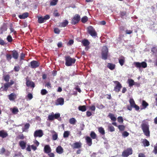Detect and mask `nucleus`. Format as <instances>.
Returning a JSON list of instances; mask_svg holds the SVG:
<instances>
[{"label": "nucleus", "mask_w": 157, "mask_h": 157, "mask_svg": "<svg viewBox=\"0 0 157 157\" xmlns=\"http://www.w3.org/2000/svg\"><path fill=\"white\" fill-rule=\"evenodd\" d=\"M65 65L67 66H70L74 64L76 61V59L74 58H71L69 56H65Z\"/></svg>", "instance_id": "nucleus-1"}, {"label": "nucleus", "mask_w": 157, "mask_h": 157, "mask_svg": "<svg viewBox=\"0 0 157 157\" xmlns=\"http://www.w3.org/2000/svg\"><path fill=\"white\" fill-rule=\"evenodd\" d=\"M141 127L145 135L147 136H150V132L149 125L146 123H143L141 125Z\"/></svg>", "instance_id": "nucleus-2"}, {"label": "nucleus", "mask_w": 157, "mask_h": 157, "mask_svg": "<svg viewBox=\"0 0 157 157\" xmlns=\"http://www.w3.org/2000/svg\"><path fill=\"white\" fill-rule=\"evenodd\" d=\"M87 32L93 37L97 36V33L95 29L92 26H89L87 28Z\"/></svg>", "instance_id": "nucleus-3"}, {"label": "nucleus", "mask_w": 157, "mask_h": 157, "mask_svg": "<svg viewBox=\"0 0 157 157\" xmlns=\"http://www.w3.org/2000/svg\"><path fill=\"white\" fill-rule=\"evenodd\" d=\"M101 56L102 59L106 60L108 58V49L106 46H104L102 48Z\"/></svg>", "instance_id": "nucleus-4"}, {"label": "nucleus", "mask_w": 157, "mask_h": 157, "mask_svg": "<svg viewBox=\"0 0 157 157\" xmlns=\"http://www.w3.org/2000/svg\"><path fill=\"white\" fill-rule=\"evenodd\" d=\"M132 153V148H128L124 150L122 153V155L124 157H127Z\"/></svg>", "instance_id": "nucleus-5"}, {"label": "nucleus", "mask_w": 157, "mask_h": 157, "mask_svg": "<svg viewBox=\"0 0 157 157\" xmlns=\"http://www.w3.org/2000/svg\"><path fill=\"white\" fill-rule=\"evenodd\" d=\"M134 64L137 68H140L142 67L143 68H145L147 67V63L144 62H142L141 63L139 62H135L134 63Z\"/></svg>", "instance_id": "nucleus-6"}, {"label": "nucleus", "mask_w": 157, "mask_h": 157, "mask_svg": "<svg viewBox=\"0 0 157 157\" xmlns=\"http://www.w3.org/2000/svg\"><path fill=\"white\" fill-rule=\"evenodd\" d=\"M113 82L116 84V85L114 88V91L116 92H119L120 91L121 88L122 87L121 84L117 81H114Z\"/></svg>", "instance_id": "nucleus-7"}, {"label": "nucleus", "mask_w": 157, "mask_h": 157, "mask_svg": "<svg viewBox=\"0 0 157 157\" xmlns=\"http://www.w3.org/2000/svg\"><path fill=\"white\" fill-rule=\"evenodd\" d=\"M80 19V16L78 14H76L72 19L71 23L72 25H75L78 22Z\"/></svg>", "instance_id": "nucleus-8"}, {"label": "nucleus", "mask_w": 157, "mask_h": 157, "mask_svg": "<svg viewBox=\"0 0 157 157\" xmlns=\"http://www.w3.org/2000/svg\"><path fill=\"white\" fill-rule=\"evenodd\" d=\"M31 67L32 68H35L39 67L40 65L39 62L37 61L33 60L31 62Z\"/></svg>", "instance_id": "nucleus-9"}, {"label": "nucleus", "mask_w": 157, "mask_h": 157, "mask_svg": "<svg viewBox=\"0 0 157 157\" xmlns=\"http://www.w3.org/2000/svg\"><path fill=\"white\" fill-rule=\"evenodd\" d=\"M43 135V131L41 130H36L34 132V136L35 138L38 137H40Z\"/></svg>", "instance_id": "nucleus-10"}, {"label": "nucleus", "mask_w": 157, "mask_h": 157, "mask_svg": "<svg viewBox=\"0 0 157 157\" xmlns=\"http://www.w3.org/2000/svg\"><path fill=\"white\" fill-rule=\"evenodd\" d=\"M129 102L130 105H127V107L128 110L131 111L132 110V107L135 105L136 104L133 98H131L129 100Z\"/></svg>", "instance_id": "nucleus-11"}, {"label": "nucleus", "mask_w": 157, "mask_h": 157, "mask_svg": "<svg viewBox=\"0 0 157 157\" xmlns=\"http://www.w3.org/2000/svg\"><path fill=\"white\" fill-rule=\"evenodd\" d=\"M64 103V99L62 98H58L56 101L55 104L56 105H63Z\"/></svg>", "instance_id": "nucleus-12"}, {"label": "nucleus", "mask_w": 157, "mask_h": 157, "mask_svg": "<svg viewBox=\"0 0 157 157\" xmlns=\"http://www.w3.org/2000/svg\"><path fill=\"white\" fill-rule=\"evenodd\" d=\"M82 144L80 142H76L73 143L71 145L73 149L79 148L81 147Z\"/></svg>", "instance_id": "nucleus-13"}, {"label": "nucleus", "mask_w": 157, "mask_h": 157, "mask_svg": "<svg viewBox=\"0 0 157 157\" xmlns=\"http://www.w3.org/2000/svg\"><path fill=\"white\" fill-rule=\"evenodd\" d=\"M44 151L45 153L48 154L51 151V149L49 145H46L44 148Z\"/></svg>", "instance_id": "nucleus-14"}, {"label": "nucleus", "mask_w": 157, "mask_h": 157, "mask_svg": "<svg viewBox=\"0 0 157 157\" xmlns=\"http://www.w3.org/2000/svg\"><path fill=\"white\" fill-rule=\"evenodd\" d=\"M8 135L7 133L4 130H2L0 131V137L5 138Z\"/></svg>", "instance_id": "nucleus-15"}, {"label": "nucleus", "mask_w": 157, "mask_h": 157, "mask_svg": "<svg viewBox=\"0 0 157 157\" xmlns=\"http://www.w3.org/2000/svg\"><path fill=\"white\" fill-rule=\"evenodd\" d=\"M26 85L28 87L30 86L33 88L35 87V84L34 82L30 81L29 80H26Z\"/></svg>", "instance_id": "nucleus-16"}, {"label": "nucleus", "mask_w": 157, "mask_h": 157, "mask_svg": "<svg viewBox=\"0 0 157 157\" xmlns=\"http://www.w3.org/2000/svg\"><path fill=\"white\" fill-rule=\"evenodd\" d=\"M8 98L9 99L10 101H13L16 98V95L13 93H12L8 95Z\"/></svg>", "instance_id": "nucleus-17"}, {"label": "nucleus", "mask_w": 157, "mask_h": 157, "mask_svg": "<svg viewBox=\"0 0 157 157\" xmlns=\"http://www.w3.org/2000/svg\"><path fill=\"white\" fill-rule=\"evenodd\" d=\"M12 57L15 59H17L18 57L19 54L18 52L15 50H13L12 51Z\"/></svg>", "instance_id": "nucleus-18"}, {"label": "nucleus", "mask_w": 157, "mask_h": 157, "mask_svg": "<svg viewBox=\"0 0 157 157\" xmlns=\"http://www.w3.org/2000/svg\"><path fill=\"white\" fill-rule=\"evenodd\" d=\"M28 16L29 13L28 12H25L23 13L22 15H19L18 17L21 19H25L27 18Z\"/></svg>", "instance_id": "nucleus-19"}, {"label": "nucleus", "mask_w": 157, "mask_h": 157, "mask_svg": "<svg viewBox=\"0 0 157 157\" xmlns=\"http://www.w3.org/2000/svg\"><path fill=\"white\" fill-rule=\"evenodd\" d=\"M9 87H10V86L7 82V83H5L4 84L3 86H2L1 87V89H2V91H7L8 88Z\"/></svg>", "instance_id": "nucleus-20"}, {"label": "nucleus", "mask_w": 157, "mask_h": 157, "mask_svg": "<svg viewBox=\"0 0 157 157\" xmlns=\"http://www.w3.org/2000/svg\"><path fill=\"white\" fill-rule=\"evenodd\" d=\"M26 143L24 141H20L19 145L22 149H24L26 147Z\"/></svg>", "instance_id": "nucleus-21"}, {"label": "nucleus", "mask_w": 157, "mask_h": 157, "mask_svg": "<svg viewBox=\"0 0 157 157\" xmlns=\"http://www.w3.org/2000/svg\"><path fill=\"white\" fill-rule=\"evenodd\" d=\"M86 140L87 144L89 146H91L92 144V140L90 137L87 136L86 138Z\"/></svg>", "instance_id": "nucleus-22"}, {"label": "nucleus", "mask_w": 157, "mask_h": 157, "mask_svg": "<svg viewBox=\"0 0 157 157\" xmlns=\"http://www.w3.org/2000/svg\"><path fill=\"white\" fill-rule=\"evenodd\" d=\"M108 117H109L113 121L115 122L117 120L116 118L114 116V115L112 113H109Z\"/></svg>", "instance_id": "nucleus-23"}, {"label": "nucleus", "mask_w": 157, "mask_h": 157, "mask_svg": "<svg viewBox=\"0 0 157 157\" xmlns=\"http://www.w3.org/2000/svg\"><path fill=\"white\" fill-rule=\"evenodd\" d=\"M68 22L67 20H65L63 22L60 23L59 26L61 27H64L68 24Z\"/></svg>", "instance_id": "nucleus-24"}, {"label": "nucleus", "mask_w": 157, "mask_h": 157, "mask_svg": "<svg viewBox=\"0 0 157 157\" xmlns=\"http://www.w3.org/2000/svg\"><path fill=\"white\" fill-rule=\"evenodd\" d=\"M56 152L59 154H61L63 152V150L61 146H58L56 148Z\"/></svg>", "instance_id": "nucleus-25"}, {"label": "nucleus", "mask_w": 157, "mask_h": 157, "mask_svg": "<svg viewBox=\"0 0 157 157\" xmlns=\"http://www.w3.org/2000/svg\"><path fill=\"white\" fill-rule=\"evenodd\" d=\"M107 67L110 70H113L115 69V65L112 63H108L107 65Z\"/></svg>", "instance_id": "nucleus-26"}, {"label": "nucleus", "mask_w": 157, "mask_h": 157, "mask_svg": "<svg viewBox=\"0 0 157 157\" xmlns=\"http://www.w3.org/2000/svg\"><path fill=\"white\" fill-rule=\"evenodd\" d=\"M82 43L84 46H89L90 43L87 39H84L82 40Z\"/></svg>", "instance_id": "nucleus-27"}, {"label": "nucleus", "mask_w": 157, "mask_h": 157, "mask_svg": "<svg viewBox=\"0 0 157 157\" xmlns=\"http://www.w3.org/2000/svg\"><path fill=\"white\" fill-rule=\"evenodd\" d=\"M120 59H119V63L121 66H122L125 63V58L123 56H121Z\"/></svg>", "instance_id": "nucleus-28"}, {"label": "nucleus", "mask_w": 157, "mask_h": 157, "mask_svg": "<svg viewBox=\"0 0 157 157\" xmlns=\"http://www.w3.org/2000/svg\"><path fill=\"white\" fill-rule=\"evenodd\" d=\"M142 142L144 147L148 146L150 145L149 142L146 139H144Z\"/></svg>", "instance_id": "nucleus-29"}, {"label": "nucleus", "mask_w": 157, "mask_h": 157, "mask_svg": "<svg viewBox=\"0 0 157 157\" xmlns=\"http://www.w3.org/2000/svg\"><path fill=\"white\" fill-rule=\"evenodd\" d=\"M79 110L82 112H84L86 110V106L85 105L79 106L78 107Z\"/></svg>", "instance_id": "nucleus-30"}, {"label": "nucleus", "mask_w": 157, "mask_h": 157, "mask_svg": "<svg viewBox=\"0 0 157 157\" xmlns=\"http://www.w3.org/2000/svg\"><path fill=\"white\" fill-rule=\"evenodd\" d=\"M129 87H131L134 85L135 82L132 79H129L128 80Z\"/></svg>", "instance_id": "nucleus-31"}, {"label": "nucleus", "mask_w": 157, "mask_h": 157, "mask_svg": "<svg viewBox=\"0 0 157 157\" xmlns=\"http://www.w3.org/2000/svg\"><path fill=\"white\" fill-rule=\"evenodd\" d=\"M142 105L143 107V109H145L148 105V104L145 101L143 100L142 102Z\"/></svg>", "instance_id": "nucleus-32"}, {"label": "nucleus", "mask_w": 157, "mask_h": 157, "mask_svg": "<svg viewBox=\"0 0 157 157\" xmlns=\"http://www.w3.org/2000/svg\"><path fill=\"white\" fill-rule=\"evenodd\" d=\"M98 130L100 133L102 135L105 134V131L104 128L102 127H100L98 128Z\"/></svg>", "instance_id": "nucleus-33"}, {"label": "nucleus", "mask_w": 157, "mask_h": 157, "mask_svg": "<svg viewBox=\"0 0 157 157\" xmlns=\"http://www.w3.org/2000/svg\"><path fill=\"white\" fill-rule=\"evenodd\" d=\"M53 132L54 133L52 136V139L54 140H56L58 138V134L55 131H53Z\"/></svg>", "instance_id": "nucleus-34"}, {"label": "nucleus", "mask_w": 157, "mask_h": 157, "mask_svg": "<svg viewBox=\"0 0 157 157\" xmlns=\"http://www.w3.org/2000/svg\"><path fill=\"white\" fill-rule=\"evenodd\" d=\"M4 80L6 82H8L10 78V76L9 75H4L3 76Z\"/></svg>", "instance_id": "nucleus-35"}, {"label": "nucleus", "mask_w": 157, "mask_h": 157, "mask_svg": "<svg viewBox=\"0 0 157 157\" xmlns=\"http://www.w3.org/2000/svg\"><path fill=\"white\" fill-rule=\"evenodd\" d=\"M45 20L44 18L42 17H38V21L39 23H42L44 22Z\"/></svg>", "instance_id": "nucleus-36"}, {"label": "nucleus", "mask_w": 157, "mask_h": 157, "mask_svg": "<svg viewBox=\"0 0 157 157\" xmlns=\"http://www.w3.org/2000/svg\"><path fill=\"white\" fill-rule=\"evenodd\" d=\"M76 122V120L74 118H70L69 120L70 123L73 125L75 124Z\"/></svg>", "instance_id": "nucleus-37"}, {"label": "nucleus", "mask_w": 157, "mask_h": 157, "mask_svg": "<svg viewBox=\"0 0 157 157\" xmlns=\"http://www.w3.org/2000/svg\"><path fill=\"white\" fill-rule=\"evenodd\" d=\"M90 135L92 138L93 139H95L97 137L96 134L93 131H92L91 132Z\"/></svg>", "instance_id": "nucleus-38"}, {"label": "nucleus", "mask_w": 157, "mask_h": 157, "mask_svg": "<svg viewBox=\"0 0 157 157\" xmlns=\"http://www.w3.org/2000/svg\"><path fill=\"white\" fill-rule=\"evenodd\" d=\"M118 128L120 131H123L124 130L125 127L123 125H119L118 126Z\"/></svg>", "instance_id": "nucleus-39"}, {"label": "nucleus", "mask_w": 157, "mask_h": 157, "mask_svg": "<svg viewBox=\"0 0 157 157\" xmlns=\"http://www.w3.org/2000/svg\"><path fill=\"white\" fill-rule=\"evenodd\" d=\"M70 135V132L68 131H64L63 134V137L64 138H67Z\"/></svg>", "instance_id": "nucleus-40"}, {"label": "nucleus", "mask_w": 157, "mask_h": 157, "mask_svg": "<svg viewBox=\"0 0 157 157\" xmlns=\"http://www.w3.org/2000/svg\"><path fill=\"white\" fill-rule=\"evenodd\" d=\"M50 2V5L51 6H54L56 5L58 0H52Z\"/></svg>", "instance_id": "nucleus-41"}, {"label": "nucleus", "mask_w": 157, "mask_h": 157, "mask_svg": "<svg viewBox=\"0 0 157 157\" xmlns=\"http://www.w3.org/2000/svg\"><path fill=\"white\" fill-rule=\"evenodd\" d=\"M18 112V110L17 107L13 108L12 109V113L14 114H17Z\"/></svg>", "instance_id": "nucleus-42"}, {"label": "nucleus", "mask_w": 157, "mask_h": 157, "mask_svg": "<svg viewBox=\"0 0 157 157\" xmlns=\"http://www.w3.org/2000/svg\"><path fill=\"white\" fill-rule=\"evenodd\" d=\"M88 20V18L86 16H84L82 18L81 21L83 23H86Z\"/></svg>", "instance_id": "nucleus-43"}, {"label": "nucleus", "mask_w": 157, "mask_h": 157, "mask_svg": "<svg viewBox=\"0 0 157 157\" xmlns=\"http://www.w3.org/2000/svg\"><path fill=\"white\" fill-rule=\"evenodd\" d=\"M48 119L50 121H52L54 119V113L52 112L51 115H49L48 117Z\"/></svg>", "instance_id": "nucleus-44"}, {"label": "nucleus", "mask_w": 157, "mask_h": 157, "mask_svg": "<svg viewBox=\"0 0 157 157\" xmlns=\"http://www.w3.org/2000/svg\"><path fill=\"white\" fill-rule=\"evenodd\" d=\"M120 14L121 17L123 19L124 17L126 15V13L125 11H121Z\"/></svg>", "instance_id": "nucleus-45"}, {"label": "nucleus", "mask_w": 157, "mask_h": 157, "mask_svg": "<svg viewBox=\"0 0 157 157\" xmlns=\"http://www.w3.org/2000/svg\"><path fill=\"white\" fill-rule=\"evenodd\" d=\"M117 121L120 123H122L123 122V119L122 117L119 116L117 118Z\"/></svg>", "instance_id": "nucleus-46"}, {"label": "nucleus", "mask_w": 157, "mask_h": 157, "mask_svg": "<svg viewBox=\"0 0 157 157\" xmlns=\"http://www.w3.org/2000/svg\"><path fill=\"white\" fill-rule=\"evenodd\" d=\"M48 92L46 89H43L41 90V94L42 95H45L48 93Z\"/></svg>", "instance_id": "nucleus-47"}, {"label": "nucleus", "mask_w": 157, "mask_h": 157, "mask_svg": "<svg viewBox=\"0 0 157 157\" xmlns=\"http://www.w3.org/2000/svg\"><path fill=\"white\" fill-rule=\"evenodd\" d=\"M129 135V133L127 131H124L122 133V136L124 137H127Z\"/></svg>", "instance_id": "nucleus-48"}, {"label": "nucleus", "mask_w": 157, "mask_h": 157, "mask_svg": "<svg viewBox=\"0 0 157 157\" xmlns=\"http://www.w3.org/2000/svg\"><path fill=\"white\" fill-rule=\"evenodd\" d=\"M108 129L111 132H113L115 131V128L113 126H109Z\"/></svg>", "instance_id": "nucleus-49"}, {"label": "nucleus", "mask_w": 157, "mask_h": 157, "mask_svg": "<svg viewBox=\"0 0 157 157\" xmlns=\"http://www.w3.org/2000/svg\"><path fill=\"white\" fill-rule=\"evenodd\" d=\"M20 68V67L18 65L15 66L14 67L13 70L16 72H18L19 71Z\"/></svg>", "instance_id": "nucleus-50"}, {"label": "nucleus", "mask_w": 157, "mask_h": 157, "mask_svg": "<svg viewBox=\"0 0 157 157\" xmlns=\"http://www.w3.org/2000/svg\"><path fill=\"white\" fill-rule=\"evenodd\" d=\"M7 40L8 42H11L13 41V39L11 36L9 35L8 36L7 38Z\"/></svg>", "instance_id": "nucleus-51"}, {"label": "nucleus", "mask_w": 157, "mask_h": 157, "mask_svg": "<svg viewBox=\"0 0 157 157\" xmlns=\"http://www.w3.org/2000/svg\"><path fill=\"white\" fill-rule=\"evenodd\" d=\"M53 14L56 17H59L60 16V14L58 13L57 10H56L54 11Z\"/></svg>", "instance_id": "nucleus-52"}, {"label": "nucleus", "mask_w": 157, "mask_h": 157, "mask_svg": "<svg viewBox=\"0 0 157 157\" xmlns=\"http://www.w3.org/2000/svg\"><path fill=\"white\" fill-rule=\"evenodd\" d=\"M25 56V54L23 52L21 53L20 56V61L24 59Z\"/></svg>", "instance_id": "nucleus-53"}, {"label": "nucleus", "mask_w": 157, "mask_h": 157, "mask_svg": "<svg viewBox=\"0 0 157 157\" xmlns=\"http://www.w3.org/2000/svg\"><path fill=\"white\" fill-rule=\"evenodd\" d=\"M6 59L8 61L10 60L12 58L11 55L9 54H7L6 55Z\"/></svg>", "instance_id": "nucleus-54"}, {"label": "nucleus", "mask_w": 157, "mask_h": 157, "mask_svg": "<svg viewBox=\"0 0 157 157\" xmlns=\"http://www.w3.org/2000/svg\"><path fill=\"white\" fill-rule=\"evenodd\" d=\"M151 51L153 53H157V48L155 47H154L151 48Z\"/></svg>", "instance_id": "nucleus-55"}, {"label": "nucleus", "mask_w": 157, "mask_h": 157, "mask_svg": "<svg viewBox=\"0 0 157 157\" xmlns=\"http://www.w3.org/2000/svg\"><path fill=\"white\" fill-rule=\"evenodd\" d=\"M45 86L47 87L48 88L51 89L52 86L51 84L49 82H47L45 85Z\"/></svg>", "instance_id": "nucleus-56"}, {"label": "nucleus", "mask_w": 157, "mask_h": 157, "mask_svg": "<svg viewBox=\"0 0 157 157\" xmlns=\"http://www.w3.org/2000/svg\"><path fill=\"white\" fill-rule=\"evenodd\" d=\"M54 32L55 33L59 34L60 32V30L57 28H55L54 29Z\"/></svg>", "instance_id": "nucleus-57"}, {"label": "nucleus", "mask_w": 157, "mask_h": 157, "mask_svg": "<svg viewBox=\"0 0 157 157\" xmlns=\"http://www.w3.org/2000/svg\"><path fill=\"white\" fill-rule=\"evenodd\" d=\"M60 114L59 113H56L55 114H54V119H58L60 117Z\"/></svg>", "instance_id": "nucleus-58"}, {"label": "nucleus", "mask_w": 157, "mask_h": 157, "mask_svg": "<svg viewBox=\"0 0 157 157\" xmlns=\"http://www.w3.org/2000/svg\"><path fill=\"white\" fill-rule=\"evenodd\" d=\"M10 30L11 33H13L15 35L17 34V32L16 31H15L13 28L12 27V26H10Z\"/></svg>", "instance_id": "nucleus-59"}, {"label": "nucleus", "mask_w": 157, "mask_h": 157, "mask_svg": "<svg viewBox=\"0 0 157 157\" xmlns=\"http://www.w3.org/2000/svg\"><path fill=\"white\" fill-rule=\"evenodd\" d=\"M6 44L4 40L0 37V45H4Z\"/></svg>", "instance_id": "nucleus-60"}, {"label": "nucleus", "mask_w": 157, "mask_h": 157, "mask_svg": "<svg viewBox=\"0 0 157 157\" xmlns=\"http://www.w3.org/2000/svg\"><path fill=\"white\" fill-rule=\"evenodd\" d=\"M27 97L29 100H31L33 98V95L31 93H29L27 95Z\"/></svg>", "instance_id": "nucleus-61"}, {"label": "nucleus", "mask_w": 157, "mask_h": 157, "mask_svg": "<svg viewBox=\"0 0 157 157\" xmlns=\"http://www.w3.org/2000/svg\"><path fill=\"white\" fill-rule=\"evenodd\" d=\"M6 151L5 148L4 147H2L1 149V151H0V154H2L5 153Z\"/></svg>", "instance_id": "nucleus-62"}, {"label": "nucleus", "mask_w": 157, "mask_h": 157, "mask_svg": "<svg viewBox=\"0 0 157 157\" xmlns=\"http://www.w3.org/2000/svg\"><path fill=\"white\" fill-rule=\"evenodd\" d=\"M132 108H134L136 111H138L140 109L139 106L136 104Z\"/></svg>", "instance_id": "nucleus-63"}, {"label": "nucleus", "mask_w": 157, "mask_h": 157, "mask_svg": "<svg viewBox=\"0 0 157 157\" xmlns=\"http://www.w3.org/2000/svg\"><path fill=\"white\" fill-rule=\"evenodd\" d=\"M153 152L155 154H157V144L154 147Z\"/></svg>", "instance_id": "nucleus-64"}]
</instances>
